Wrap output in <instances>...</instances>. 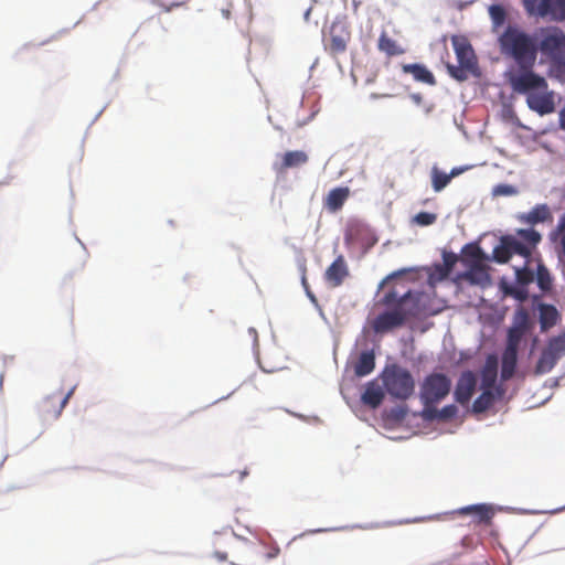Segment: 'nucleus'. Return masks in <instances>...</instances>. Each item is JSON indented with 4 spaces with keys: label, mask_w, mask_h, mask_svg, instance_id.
<instances>
[{
    "label": "nucleus",
    "mask_w": 565,
    "mask_h": 565,
    "mask_svg": "<svg viewBox=\"0 0 565 565\" xmlns=\"http://www.w3.org/2000/svg\"><path fill=\"white\" fill-rule=\"evenodd\" d=\"M423 294L406 291L398 295L395 290H388L381 302L388 310L380 313L372 322L376 333L388 332L402 327L411 318H419L424 313L422 306Z\"/></svg>",
    "instance_id": "nucleus-1"
},
{
    "label": "nucleus",
    "mask_w": 565,
    "mask_h": 565,
    "mask_svg": "<svg viewBox=\"0 0 565 565\" xmlns=\"http://www.w3.org/2000/svg\"><path fill=\"white\" fill-rule=\"evenodd\" d=\"M500 52L518 66L534 67L539 47L536 39L521 25L508 24L498 35Z\"/></svg>",
    "instance_id": "nucleus-2"
},
{
    "label": "nucleus",
    "mask_w": 565,
    "mask_h": 565,
    "mask_svg": "<svg viewBox=\"0 0 565 565\" xmlns=\"http://www.w3.org/2000/svg\"><path fill=\"white\" fill-rule=\"evenodd\" d=\"M541 239V234L533 228H522L518 230L514 235H503L500 238V244L493 248V259L499 264H504L513 255H519L529 263Z\"/></svg>",
    "instance_id": "nucleus-3"
},
{
    "label": "nucleus",
    "mask_w": 565,
    "mask_h": 565,
    "mask_svg": "<svg viewBox=\"0 0 565 565\" xmlns=\"http://www.w3.org/2000/svg\"><path fill=\"white\" fill-rule=\"evenodd\" d=\"M537 47L548 60L551 72L556 77H565V32L558 26L540 29Z\"/></svg>",
    "instance_id": "nucleus-4"
},
{
    "label": "nucleus",
    "mask_w": 565,
    "mask_h": 565,
    "mask_svg": "<svg viewBox=\"0 0 565 565\" xmlns=\"http://www.w3.org/2000/svg\"><path fill=\"white\" fill-rule=\"evenodd\" d=\"M381 380L385 392L394 399L406 401L415 390V381L411 372L396 364L384 367Z\"/></svg>",
    "instance_id": "nucleus-5"
},
{
    "label": "nucleus",
    "mask_w": 565,
    "mask_h": 565,
    "mask_svg": "<svg viewBox=\"0 0 565 565\" xmlns=\"http://www.w3.org/2000/svg\"><path fill=\"white\" fill-rule=\"evenodd\" d=\"M451 43L458 60V65L447 63L446 68L452 78L463 82L468 79L470 74L477 73V58L467 38L462 35H452Z\"/></svg>",
    "instance_id": "nucleus-6"
},
{
    "label": "nucleus",
    "mask_w": 565,
    "mask_h": 565,
    "mask_svg": "<svg viewBox=\"0 0 565 565\" xmlns=\"http://www.w3.org/2000/svg\"><path fill=\"white\" fill-rule=\"evenodd\" d=\"M451 381L441 373L427 375L420 384L419 397L424 407L438 404L450 392Z\"/></svg>",
    "instance_id": "nucleus-7"
},
{
    "label": "nucleus",
    "mask_w": 565,
    "mask_h": 565,
    "mask_svg": "<svg viewBox=\"0 0 565 565\" xmlns=\"http://www.w3.org/2000/svg\"><path fill=\"white\" fill-rule=\"evenodd\" d=\"M519 70L510 72L509 84L515 93L530 94L534 90H546L547 82L540 74L533 71V67L518 66Z\"/></svg>",
    "instance_id": "nucleus-8"
},
{
    "label": "nucleus",
    "mask_w": 565,
    "mask_h": 565,
    "mask_svg": "<svg viewBox=\"0 0 565 565\" xmlns=\"http://www.w3.org/2000/svg\"><path fill=\"white\" fill-rule=\"evenodd\" d=\"M522 3L529 17L565 20V0H523Z\"/></svg>",
    "instance_id": "nucleus-9"
},
{
    "label": "nucleus",
    "mask_w": 565,
    "mask_h": 565,
    "mask_svg": "<svg viewBox=\"0 0 565 565\" xmlns=\"http://www.w3.org/2000/svg\"><path fill=\"white\" fill-rule=\"evenodd\" d=\"M350 41V26L342 20H334L330 25L328 36L323 38V46L332 57H338L347 51Z\"/></svg>",
    "instance_id": "nucleus-10"
},
{
    "label": "nucleus",
    "mask_w": 565,
    "mask_h": 565,
    "mask_svg": "<svg viewBox=\"0 0 565 565\" xmlns=\"http://www.w3.org/2000/svg\"><path fill=\"white\" fill-rule=\"evenodd\" d=\"M530 329V316L525 308H520L513 317V324L508 331L507 347L519 350L522 338Z\"/></svg>",
    "instance_id": "nucleus-11"
},
{
    "label": "nucleus",
    "mask_w": 565,
    "mask_h": 565,
    "mask_svg": "<svg viewBox=\"0 0 565 565\" xmlns=\"http://www.w3.org/2000/svg\"><path fill=\"white\" fill-rule=\"evenodd\" d=\"M74 388L70 390L66 394L60 392L46 396L39 405L40 414L45 418H58L64 407L68 403V399L72 396Z\"/></svg>",
    "instance_id": "nucleus-12"
},
{
    "label": "nucleus",
    "mask_w": 565,
    "mask_h": 565,
    "mask_svg": "<svg viewBox=\"0 0 565 565\" xmlns=\"http://www.w3.org/2000/svg\"><path fill=\"white\" fill-rule=\"evenodd\" d=\"M350 271L343 255H339L324 271V280L331 288L340 287Z\"/></svg>",
    "instance_id": "nucleus-13"
},
{
    "label": "nucleus",
    "mask_w": 565,
    "mask_h": 565,
    "mask_svg": "<svg viewBox=\"0 0 565 565\" xmlns=\"http://www.w3.org/2000/svg\"><path fill=\"white\" fill-rule=\"evenodd\" d=\"M530 93L526 97V104L530 109L540 115H547L555 110V103L552 92Z\"/></svg>",
    "instance_id": "nucleus-14"
},
{
    "label": "nucleus",
    "mask_w": 565,
    "mask_h": 565,
    "mask_svg": "<svg viewBox=\"0 0 565 565\" xmlns=\"http://www.w3.org/2000/svg\"><path fill=\"white\" fill-rule=\"evenodd\" d=\"M476 385L477 379L475 374L470 371L463 372L455 388L456 401L461 405L468 404L475 393Z\"/></svg>",
    "instance_id": "nucleus-15"
},
{
    "label": "nucleus",
    "mask_w": 565,
    "mask_h": 565,
    "mask_svg": "<svg viewBox=\"0 0 565 565\" xmlns=\"http://www.w3.org/2000/svg\"><path fill=\"white\" fill-rule=\"evenodd\" d=\"M561 320V313L555 306L550 303L539 305V321L542 332H546L555 327Z\"/></svg>",
    "instance_id": "nucleus-16"
},
{
    "label": "nucleus",
    "mask_w": 565,
    "mask_h": 565,
    "mask_svg": "<svg viewBox=\"0 0 565 565\" xmlns=\"http://www.w3.org/2000/svg\"><path fill=\"white\" fill-rule=\"evenodd\" d=\"M402 71L405 74H411L414 81L434 86L436 85V78L434 74L424 64H403Z\"/></svg>",
    "instance_id": "nucleus-17"
},
{
    "label": "nucleus",
    "mask_w": 565,
    "mask_h": 565,
    "mask_svg": "<svg viewBox=\"0 0 565 565\" xmlns=\"http://www.w3.org/2000/svg\"><path fill=\"white\" fill-rule=\"evenodd\" d=\"M487 256L477 243L466 244L461 249L460 262L468 268L484 264Z\"/></svg>",
    "instance_id": "nucleus-18"
},
{
    "label": "nucleus",
    "mask_w": 565,
    "mask_h": 565,
    "mask_svg": "<svg viewBox=\"0 0 565 565\" xmlns=\"http://www.w3.org/2000/svg\"><path fill=\"white\" fill-rule=\"evenodd\" d=\"M384 399V391L375 381L366 384L361 401L364 405L371 408H377Z\"/></svg>",
    "instance_id": "nucleus-19"
},
{
    "label": "nucleus",
    "mask_w": 565,
    "mask_h": 565,
    "mask_svg": "<svg viewBox=\"0 0 565 565\" xmlns=\"http://www.w3.org/2000/svg\"><path fill=\"white\" fill-rule=\"evenodd\" d=\"M350 195V190L348 188H335L332 189L324 199V207L329 212L339 211Z\"/></svg>",
    "instance_id": "nucleus-20"
},
{
    "label": "nucleus",
    "mask_w": 565,
    "mask_h": 565,
    "mask_svg": "<svg viewBox=\"0 0 565 565\" xmlns=\"http://www.w3.org/2000/svg\"><path fill=\"white\" fill-rule=\"evenodd\" d=\"M458 408L455 405H447L441 409H437L436 405L424 407L422 416L426 420H448L457 415Z\"/></svg>",
    "instance_id": "nucleus-21"
},
{
    "label": "nucleus",
    "mask_w": 565,
    "mask_h": 565,
    "mask_svg": "<svg viewBox=\"0 0 565 565\" xmlns=\"http://www.w3.org/2000/svg\"><path fill=\"white\" fill-rule=\"evenodd\" d=\"M460 513L472 515L478 523L489 524L494 515V510L487 504H475L462 508Z\"/></svg>",
    "instance_id": "nucleus-22"
},
{
    "label": "nucleus",
    "mask_w": 565,
    "mask_h": 565,
    "mask_svg": "<svg viewBox=\"0 0 565 565\" xmlns=\"http://www.w3.org/2000/svg\"><path fill=\"white\" fill-rule=\"evenodd\" d=\"M516 362H518V350L505 348L502 353V363H501V379L503 381H508L514 375Z\"/></svg>",
    "instance_id": "nucleus-23"
},
{
    "label": "nucleus",
    "mask_w": 565,
    "mask_h": 565,
    "mask_svg": "<svg viewBox=\"0 0 565 565\" xmlns=\"http://www.w3.org/2000/svg\"><path fill=\"white\" fill-rule=\"evenodd\" d=\"M520 221L523 223L535 225L552 220V214L546 204H539L534 206L529 213L522 214Z\"/></svg>",
    "instance_id": "nucleus-24"
},
{
    "label": "nucleus",
    "mask_w": 565,
    "mask_h": 565,
    "mask_svg": "<svg viewBox=\"0 0 565 565\" xmlns=\"http://www.w3.org/2000/svg\"><path fill=\"white\" fill-rule=\"evenodd\" d=\"M308 162V156L305 151L295 150L287 151L282 154L281 163L278 168L279 171H285L290 168H296Z\"/></svg>",
    "instance_id": "nucleus-25"
},
{
    "label": "nucleus",
    "mask_w": 565,
    "mask_h": 565,
    "mask_svg": "<svg viewBox=\"0 0 565 565\" xmlns=\"http://www.w3.org/2000/svg\"><path fill=\"white\" fill-rule=\"evenodd\" d=\"M461 277L465 280L476 285H484L490 280L486 264L468 267L467 271L462 274Z\"/></svg>",
    "instance_id": "nucleus-26"
},
{
    "label": "nucleus",
    "mask_w": 565,
    "mask_h": 565,
    "mask_svg": "<svg viewBox=\"0 0 565 565\" xmlns=\"http://www.w3.org/2000/svg\"><path fill=\"white\" fill-rule=\"evenodd\" d=\"M375 367V355L372 351L362 352L354 365V372L358 376H366Z\"/></svg>",
    "instance_id": "nucleus-27"
},
{
    "label": "nucleus",
    "mask_w": 565,
    "mask_h": 565,
    "mask_svg": "<svg viewBox=\"0 0 565 565\" xmlns=\"http://www.w3.org/2000/svg\"><path fill=\"white\" fill-rule=\"evenodd\" d=\"M489 17L491 19V28L492 32L499 33L501 32L500 29L503 28L505 24L508 12L505 8L501 4H491L488 9Z\"/></svg>",
    "instance_id": "nucleus-28"
},
{
    "label": "nucleus",
    "mask_w": 565,
    "mask_h": 565,
    "mask_svg": "<svg viewBox=\"0 0 565 565\" xmlns=\"http://www.w3.org/2000/svg\"><path fill=\"white\" fill-rule=\"evenodd\" d=\"M458 173V170L452 169V171L449 174H447L440 171L437 167H434L431 169V183L434 191L440 192L441 190H444L449 184L451 179L456 177Z\"/></svg>",
    "instance_id": "nucleus-29"
},
{
    "label": "nucleus",
    "mask_w": 565,
    "mask_h": 565,
    "mask_svg": "<svg viewBox=\"0 0 565 565\" xmlns=\"http://www.w3.org/2000/svg\"><path fill=\"white\" fill-rule=\"evenodd\" d=\"M377 47L387 56H395L404 53V50L396 43V41L390 38L385 32L380 35Z\"/></svg>",
    "instance_id": "nucleus-30"
},
{
    "label": "nucleus",
    "mask_w": 565,
    "mask_h": 565,
    "mask_svg": "<svg viewBox=\"0 0 565 565\" xmlns=\"http://www.w3.org/2000/svg\"><path fill=\"white\" fill-rule=\"evenodd\" d=\"M557 359L545 348L535 365V374H546L553 370L557 363Z\"/></svg>",
    "instance_id": "nucleus-31"
},
{
    "label": "nucleus",
    "mask_w": 565,
    "mask_h": 565,
    "mask_svg": "<svg viewBox=\"0 0 565 565\" xmlns=\"http://www.w3.org/2000/svg\"><path fill=\"white\" fill-rule=\"evenodd\" d=\"M497 380V360L494 356H489L487 364L482 372V386L484 390H491Z\"/></svg>",
    "instance_id": "nucleus-32"
},
{
    "label": "nucleus",
    "mask_w": 565,
    "mask_h": 565,
    "mask_svg": "<svg viewBox=\"0 0 565 565\" xmlns=\"http://www.w3.org/2000/svg\"><path fill=\"white\" fill-rule=\"evenodd\" d=\"M494 394L491 390H484L482 394L473 402L472 412L480 414L489 409L494 403Z\"/></svg>",
    "instance_id": "nucleus-33"
},
{
    "label": "nucleus",
    "mask_w": 565,
    "mask_h": 565,
    "mask_svg": "<svg viewBox=\"0 0 565 565\" xmlns=\"http://www.w3.org/2000/svg\"><path fill=\"white\" fill-rule=\"evenodd\" d=\"M546 349L559 360L565 355V332L548 340Z\"/></svg>",
    "instance_id": "nucleus-34"
},
{
    "label": "nucleus",
    "mask_w": 565,
    "mask_h": 565,
    "mask_svg": "<svg viewBox=\"0 0 565 565\" xmlns=\"http://www.w3.org/2000/svg\"><path fill=\"white\" fill-rule=\"evenodd\" d=\"M536 280H537L539 287L543 291H547V290L551 289V287H552V278H551L550 271L542 264H539V266H537Z\"/></svg>",
    "instance_id": "nucleus-35"
},
{
    "label": "nucleus",
    "mask_w": 565,
    "mask_h": 565,
    "mask_svg": "<svg viewBox=\"0 0 565 565\" xmlns=\"http://www.w3.org/2000/svg\"><path fill=\"white\" fill-rule=\"evenodd\" d=\"M437 221V214L430 212H419L413 216L412 222L418 226H429Z\"/></svg>",
    "instance_id": "nucleus-36"
},
{
    "label": "nucleus",
    "mask_w": 565,
    "mask_h": 565,
    "mask_svg": "<svg viewBox=\"0 0 565 565\" xmlns=\"http://www.w3.org/2000/svg\"><path fill=\"white\" fill-rule=\"evenodd\" d=\"M515 277H516V281L521 286H526V285H529L530 282L533 281L534 275H533V271L527 268V263L526 262H525V265L523 267L515 269Z\"/></svg>",
    "instance_id": "nucleus-37"
},
{
    "label": "nucleus",
    "mask_w": 565,
    "mask_h": 565,
    "mask_svg": "<svg viewBox=\"0 0 565 565\" xmlns=\"http://www.w3.org/2000/svg\"><path fill=\"white\" fill-rule=\"evenodd\" d=\"M443 260H444V273L443 274L446 276L455 267L456 263L458 262V256L454 253L445 252L443 254Z\"/></svg>",
    "instance_id": "nucleus-38"
},
{
    "label": "nucleus",
    "mask_w": 565,
    "mask_h": 565,
    "mask_svg": "<svg viewBox=\"0 0 565 565\" xmlns=\"http://www.w3.org/2000/svg\"><path fill=\"white\" fill-rule=\"evenodd\" d=\"M492 194L495 196L514 195V194H516V189L510 184H498L497 186L493 188Z\"/></svg>",
    "instance_id": "nucleus-39"
},
{
    "label": "nucleus",
    "mask_w": 565,
    "mask_h": 565,
    "mask_svg": "<svg viewBox=\"0 0 565 565\" xmlns=\"http://www.w3.org/2000/svg\"><path fill=\"white\" fill-rule=\"evenodd\" d=\"M551 242L555 245V252L558 256V259H565V233H563V235L557 238L551 239Z\"/></svg>",
    "instance_id": "nucleus-40"
},
{
    "label": "nucleus",
    "mask_w": 565,
    "mask_h": 565,
    "mask_svg": "<svg viewBox=\"0 0 565 565\" xmlns=\"http://www.w3.org/2000/svg\"><path fill=\"white\" fill-rule=\"evenodd\" d=\"M565 233V213L558 218L556 227L550 233V239L557 238Z\"/></svg>",
    "instance_id": "nucleus-41"
},
{
    "label": "nucleus",
    "mask_w": 565,
    "mask_h": 565,
    "mask_svg": "<svg viewBox=\"0 0 565 565\" xmlns=\"http://www.w3.org/2000/svg\"><path fill=\"white\" fill-rule=\"evenodd\" d=\"M508 292L520 301L525 300L527 297V291L524 289V286L511 288Z\"/></svg>",
    "instance_id": "nucleus-42"
},
{
    "label": "nucleus",
    "mask_w": 565,
    "mask_h": 565,
    "mask_svg": "<svg viewBox=\"0 0 565 565\" xmlns=\"http://www.w3.org/2000/svg\"><path fill=\"white\" fill-rule=\"evenodd\" d=\"M406 415V411L402 407L392 411V417L395 419H403Z\"/></svg>",
    "instance_id": "nucleus-43"
},
{
    "label": "nucleus",
    "mask_w": 565,
    "mask_h": 565,
    "mask_svg": "<svg viewBox=\"0 0 565 565\" xmlns=\"http://www.w3.org/2000/svg\"><path fill=\"white\" fill-rule=\"evenodd\" d=\"M214 557L220 561V562H224L227 559V554L224 553V552H220V551H215L214 552Z\"/></svg>",
    "instance_id": "nucleus-44"
},
{
    "label": "nucleus",
    "mask_w": 565,
    "mask_h": 565,
    "mask_svg": "<svg viewBox=\"0 0 565 565\" xmlns=\"http://www.w3.org/2000/svg\"><path fill=\"white\" fill-rule=\"evenodd\" d=\"M302 284H303V286H305V288H306V290H307V295H308V297H309L313 302H316V297H315V295H313V294L308 289V285H307L306 277H303V278H302Z\"/></svg>",
    "instance_id": "nucleus-45"
},
{
    "label": "nucleus",
    "mask_w": 565,
    "mask_h": 565,
    "mask_svg": "<svg viewBox=\"0 0 565 565\" xmlns=\"http://www.w3.org/2000/svg\"><path fill=\"white\" fill-rule=\"evenodd\" d=\"M559 126L565 130V107L559 113Z\"/></svg>",
    "instance_id": "nucleus-46"
},
{
    "label": "nucleus",
    "mask_w": 565,
    "mask_h": 565,
    "mask_svg": "<svg viewBox=\"0 0 565 565\" xmlns=\"http://www.w3.org/2000/svg\"><path fill=\"white\" fill-rule=\"evenodd\" d=\"M279 553V548H275L274 551H270V553L268 554V557L269 558H273V557H276Z\"/></svg>",
    "instance_id": "nucleus-47"
},
{
    "label": "nucleus",
    "mask_w": 565,
    "mask_h": 565,
    "mask_svg": "<svg viewBox=\"0 0 565 565\" xmlns=\"http://www.w3.org/2000/svg\"><path fill=\"white\" fill-rule=\"evenodd\" d=\"M412 98L417 103L419 104L422 102V96L419 94H414L412 95Z\"/></svg>",
    "instance_id": "nucleus-48"
},
{
    "label": "nucleus",
    "mask_w": 565,
    "mask_h": 565,
    "mask_svg": "<svg viewBox=\"0 0 565 565\" xmlns=\"http://www.w3.org/2000/svg\"><path fill=\"white\" fill-rule=\"evenodd\" d=\"M3 377H4L3 373H2V374H0V390H2V385H3Z\"/></svg>",
    "instance_id": "nucleus-49"
},
{
    "label": "nucleus",
    "mask_w": 565,
    "mask_h": 565,
    "mask_svg": "<svg viewBox=\"0 0 565 565\" xmlns=\"http://www.w3.org/2000/svg\"><path fill=\"white\" fill-rule=\"evenodd\" d=\"M249 331L253 332L256 335L255 329L250 328Z\"/></svg>",
    "instance_id": "nucleus-50"
}]
</instances>
